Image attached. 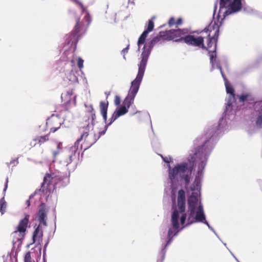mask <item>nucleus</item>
Here are the masks:
<instances>
[{
    "label": "nucleus",
    "mask_w": 262,
    "mask_h": 262,
    "mask_svg": "<svg viewBox=\"0 0 262 262\" xmlns=\"http://www.w3.org/2000/svg\"><path fill=\"white\" fill-rule=\"evenodd\" d=\"M88 119L81 122L79 126V132L80 134V138L78 139L74 145L67 149L64 153L63 158L67 165L70 164L79 153L77 152L79 142L82 141L81 148L86 150L91 147L99 139L102 135V132L96 134L92 132L96 115L94 109L92 105L88 106Z\"/></svg>",
    "instance_id": "f257e3e1"
},
{
    "label": "nucleus",
    "mask_w": 262,
    "mask_h": 262,
    "mask_svg": "<svg viewBox=\"0 0 262 262\" xmlns=\"http://www.w3.org/2000/svg\"><path fill=\"white\" fill-rule=\"evenodd\" d=\"M206 141L204 144L195 151L189 160V164L187 163H183L175 166L172 169L169 170V177L173 183L177 176L179 175L185 181V185H188L190 183V177L194 165L198 164L199 167L198 173H202L206 166V158L205 152L204 147L207 143Z\"/></svg>",
    "instance_id": "f03ea898"
},
{
    "label": "nucleus",
    "mask_w": 262,
    "mask_h": 262,
    "mask_svg": "<svg viewBox=\"0 0 262 262\" xmlns=\"http://www.w3.org/2000/svg\"><path fill=\"white\" fill-rule=\"evenodd\" d=\"M148 60V53L143 52L142 60L138 64V72L136 78L131 82V85L127 96L123 102V106L127 109L134 103L135 96L139 91V89L143 79L145 68Z\"/></svg>",
    "instance_id": "7ed1b4c3"
},
{
    "label": "nucleus",
    "mask_w": 262,
    "mask_h": 262,
    "mask_svg": "<svg viewBox=\"0 0 262 262\" xmlns=\"http://www.w3.org/2000/svg\"><path fill=\"white\" fill-rule=\"evenodd\" d=\"M203 31L207 34L206 45H205V48H203V50L208 51V53L215 52L220 34V25L218 21H212Z\"/></svg>",
    "instance_id": "20e7f679"
},
{
    "label": "nucleus",
    "mask_w": 262,
    "mask_h": 262,
    "mask_svg": "<svg viewBox=\"0 0 262 262\" xmlns=\"http://www.w3.org/2000/svg\"><path fill=\"white\" fill-rule=\"evenodd\" d=\"M29 218L30 215L25 214V217L19 222L16 230L11 233V237H13L12 242L14 244L24 239L28 226Z\"/></svg>",
    "instance_id": "39448f33"
},
{
    "label": "nucleus",
    "mask_w": 262,
    "mask_h": 262,
    "mask_svg": "<svg viewBox=\"0 0 262 262\" xmlns=\"http://www.w3.org/2000/svg\"><path fill=\"white\" fill-rule=\"evenodd\" d=\"M63 123V121L61 118L57 116L52 115L49 118L46 123H42L39 126L38 133L40 134L42 133L46 132L48 128L50 129L49 133H54L59 129Z\"/></svg>",
    "instance_id": "423d86ee"
},
{
    "label": "nucleus",
    "mask_w": 262,
    "mask_h": 262,
    "mask_svg": "<svg viewBox=\"0 0 262 262\" xmlns=\"http://www.w3.org/2000/svg\"><path fill=\"white\" fill-rule=\"evenodd\" d=\"M76 24L69 37V43L74 45L76 47L80 37L85 32L86 28L82 21H80L79 17L76 18Z\"/></svg>",
    "instance_id": "0eeeda50"
},
{
    "label": "nucleus",
    "mask_w": 262,
    "mask_h": 262,
    "mask_svg": "<svg viewBox=\"0 0 262 262\" xmlns=\"http://www.w3.org/2000/svg\"><path fill=\"white\" fill-rule=\"evenodd\" d=\"M179 212L177 209H175L171 215V224L172 228H170L168 232V241L166 246L168 245L172 240L173 237L176 236L178 233L179 228Z\"/></svg>",
    "instance_id": "6e6552de"
},
{
    "label": "nucleus",
    "mask_w": 262,
    "mask_h": 262,
    "mask_svg": "<svg viewBox=\"0 0 262 262\" xmlns=\"http://www.w3.org/2000/svg\"><path fill=\"white\" fill-rule=\"evenodd\" d=\"M61 180L60 177L55 173H47L43 178L41 188L44 191V188L50 191L51 188L54 189L56 184Z\"/></svg>",
    "instance_id": "1a4fd4ad"
},
{
    "label": "nucleus",
    "mask_w": 262,
    "mask_h": 262,
    "mask_svg": "<svg viewBox=\"0 0 262 262\" xmlns=\"http://www.w3.org/2000/svg\"><path fill=\"white\" fill-rule=\"evenodd\" d=\"M183 41L187 45L201 49L205 48L204 37L202 36L187 35L183 38Z\"/></svg>",
    "instance_id": "9d476101"
},
{
    "label": "nucleus",
    "mask_w": 262,
    "mask_h": 262,
    "mask_svg": "<svg viewBox=\"0 0 262 262\" xmlns=\"http://www.w3.org/2000/svg\"><path fill=\"white\" fill-rule=\"evenodd\" d=\"M186 29H177V30H170L165 31V33L167 38V40H174L175 41H183V36L184 35L187 33Z\"/></svg>",
    "instance_id": "9b49d317"
},
{
    "label": "nucleus",
    "mask_w": 262,
    "mask_h": 262,
    "mask_svg": "<svg viewBox=\"0 0 262 262\" xmlns=\"http://www.w3.org/2000/svg\"><path fill=\"white\" fill-rule=\"evenodd\" d=\"M198 199L197 196L194 195L192 193L188 198V212H189V216L187 219V225H190L193 223H194V221H190V218L191 216L194 215L195 209L196 206L198 205Z\"/></svg>",
    "instance_id": "f8f14e48"
},
{
    "label": "nucleus",
    "mask_w": 262,
    "mask_h": 262,
    "mask_svg": "<svg viewBox=\"0 0 262 262\" xmlns=\"http://www.w3.org/2000/svg\"><path fill=\"white\" fill-rule=\"evenodd\" d=\"M164 40H167L165 31H160L158 35L152 38V39L151 41L150 45L148 49H146V45H144L143 51L141 54V57L142 58V54L143 52H145L146 53H148V57L150 53V49L153 47V46L159 42L162 41ZM142 60V59H141V60Z\"/></svg>",
    "instance_id": "ddd939ff"
},
{
    "label": "nucleus",
    "mask_w": 262,
    "mask_h": 262,
    "mask_svg": "<svg viewBox=\"0 0 262 262\" xmlns=\"http://www.w3.org/2000/svg\"><path fill=\"white\" fill-rule=\"evenodd\" d=\"M255 124L258 128L262 129V100L255 102Z\"/></svg>",
    "instance_id": "4468645a"
},
{
    "label": "nucleus",
    "mask_w": 262,
    "mask_h": 262,
    "mask_svg": "<svg viewBox=\"0 0 262 262\" xmlns=\"http://www.w3.org/2000/svg\"><path fill=\"white\" fill-rule=\"evenodd\" d=\"M43 230L40 224L35 228L32 236L33 243L36 244V246L41 245L42 242Z\"/></svg>",
    "instance_id": "2eb2a0df"
},
{
    "label": "nucleus",
    "mask_w": 262,
    "mask_h": 262,
    "mask_svg": "<svg viewBox=\"0 0 262 262\" xmlns=\"http://www.w3.org/2000/svg\"><path fill=\"white\" fill-rule=\"evenodd\" d=\"M47 209L46 208V204L44 203H41L40 205L39 209L37 213L38 221L39 224H41L46 226H47Z\"/></svg>",
    "instance_id": "dca6fc26"
},
{
    "label": "nucleus",
    "mask_w": 262,
    "mask_h": 262,
    "mask_svg": "<svg viewBox=\"0 0 262 262\" xmlns=\"http://www.w3.org/2000/svg\"><path fill=\"white\" fill-rule=\"evenodd\" d=\"M193 216V215L191 216L190 221L193 220L194 221V223L203 222L209 226L208 223L205 221V215L204 213L202 206L200 205L199 206L195 216L194 217Z\"/></svg>",
    "instance_id": "f3484780"
},
{
    "label": "nucleus",
    "mask_w": 262,
    "mask_h": 262,
    "mask_svg": "<svg viewBox=\"0 0 262 262\" xmlns=\"http://www.w3.org/2000/svg\"><path fill=\"white\" fill-rule=\"evenodd\" d=\"M185 193L183 189L178 191V206L180 212H184L185 211Z\"/></svg>",
    "instance_id": "a211bd4d"
},
{
    "label": "nucleus",
    "mask_w": 262,
    "mask_h": 262,
    "mask_svg": "<svg viewBox=\"0 0 262 262\" xmlns=\"http://www.w3.org/2000/svg\"><path fill=\"white\" fill-rule=\"evenodd\" d=\"M37 134L39 135L38 133V130H37ZM41 134V133L33 140V141L31 143V146H35L37 144H38L40 146L44 144L45 143L49 141V136L50 134V133H48V134L44 135H42Z\"/></svg>",
    "instance_id": "6ab92c4d"
},
{
    "label": "nucleus",
    "mask_w": 262,
    "mask_h": 262,
    "mask_svg": "<svg viewBox=\"0 0 262 262\" xmlns=\"http://www.w3.org/2000/svg\"><path fill=\"white\" fill-rule=\"evenodd\" d=\"M108 106V101H101L100 102V113L102 115L103 118L104 119V121L105 123L107 121V108Z\"/></svg>",
    "instance_id": "aec40b11"
},
{
    "label": "nucleus",
    "mask_w": 262,
    "mask_h": 262,
    "mask_svg": "<svg viewBox=\"0 0 262 262\" xmlns=\"http://www.w3.org/2000/svg\"><path fill=\"white\" fill-rule=\"evenodd\" d=\"M225 86L227 93L230 94L229 100L228 101V104H231V100H235L234 90L231 84L228 81H225Z\"/></svg>",
    "instance_id": "412c9836"
},
{
    "label": "nucleus",
    "mask_w": 262,
    "mask_h": 262,
    "mask_svg": "<svg viewBox=\"0 0 262 262\" xmlns=\"http://www.w3.org/2000/svg\"><path fill=\"white\" fill-rule=\"evenodd\" d=\"M242 0H233L231 3L229 9L233 12H236L240 11L242 8Z\"/></svg>",
    "instance_id": "4be33fe9"
},
{
    "label": "nucleus",
    "mask_w": 262,
    "mask_h": 262,
    "mask_svg": "<svg viewBox=\"0 0 262 262\" xmlns=\"http://www.w3.org/2000/svg\"><path fill=\"white\" fill-rule=\"evenodd\" d=\"M128 112V109L125 106H121L118 110H116L114 113L116 116L119 117L121 116L124 115Z\"/></svg>",
    "instance_id": "5701e85b"
},
{
    "label": "nucleus",
    "mask_w": 262,
    "mask_h": 262,
    "mask_svg": "<svg viewBox=\"0 0 262 262\" xmlns=\"http://www.w3.org/2000/svg\"><path fill=\"white\" fill-rule=\"evenodd\" d=\"M149 33L146 31H144L141 36L139 37L138 40V45L140 46L141 45L143 44L146 40L147 35Z\"/></svg>",
    "instance_id": "b1692460"
},
{
    "label": "nucleus",
    "mask_w": 262,
    "mask_h": 262,
    "mask_svg": "<svg viewBox=\"0 0 262 262\" xmlns=\"http://www.w3.org/2000/svg\"><path fill=\"white\" fill-rule=\"evenodd\" d=\"M149 33L146 31H144L141 36L139 37L138 40V45L140 46L141 45L143 44L146 40L147 35Z\"/></svg>",
    "instance_id": "393cba45"
},
{
    "label": "nucleus",
    "mask_w": 262,
    "mask_h": 262,
    "mask_svg": "<svg viewBox=\"0 0 262 262\" xmlns=\"http://www.w3.org/2000/svg\"><path fill=\"white\" fill-rule=\"evenodd\" d=\"M118 117L116 116L115 113L112 115V117L110 119V122L108 123L106 122V125L104 127V129L102 131L101 134H104L107 129V128L108 126H110L114 121H115Z\"/></svg>",
    "instance_id": "a878e982"
},
{
    "label": "nucleus",
    "mask_w": 262,
    "mask_h": 262,
    "mask_svg": "<svg viewBox=\"0 0 262 262\" xmlns=\"http://www.w3.org/2000/svg\"><path fill=\"white\" fill-rule=\"evenodd\" d=\"M231 0H220V8H226L230 7Z\"/></svg>",
    "instance_id": "bb28decb"
},
{
    "label": "nucleus",
    "mask_w": 262,
    "mask_h": 262,
    "mask_svg": "<svg viewBox=\"0 0 262 262\" xmlns=\"http://www.w3.org/2000/svg\"><path fill=\"white\" fill-rule=\"evenodd\" d=\"M155 18V16L152 17V18L148 20L147 28L145 30V31H147L148 33L152 31L154 28V23L153 20Z\"/></svg>",
    "instance_id": "cd10ccee"
},
{
    "label": "nucleus",
    "mask_w": 262,
    "mask_h": 262,
    "mask_svg": "<svg viewBox=\"0 0 262 262\" xmlns=\"http://www.w3.org/2000/svg\"><path fill=\"white\" fill-rule=\"evenodd\" d=\"M200 182L198 180H195L193 183L192 184V185L190 186V189L192 191L194 190H197L200 188Z\"/></svg>",
    "instance_id": "c85d7f7f"
},
{
    "label": "nucleus",
    "mask_w": 262,
    "mask_h": 262,
    "mask_svg": "<svg viewBox=\"0 0 262 262\" xmlns=\"http://www.w3.org/2000/svg\"><path fill=\"white\" fill-rule=\"evenodd\" d=\"M6 202L1 200L0 201V212L2 213V214H4L6 211Z\"/></svg>",
    "instance_id": "c756f323"
},
{
    "label": "nucleus",
    "mask_w": 262,
    "mask_h": 262,
    "mask_svg": "<svg viewBox=\"0 0 262 262\" xmlns=\"http://www.w3.org/2000/svg\"><path fill=\"white\" fill-rule=\"evenodd\" d=\"M72 95V92H67L65 94H61V99H63V98L67 99V101L66 103H69L71 101V97Z\"/></svg>",
    "instance_id": "7c9ffc66"
},
{
    "label": "nucleus",
    "mask_w": 262,
    "mask_h": 262,
    "mask_svg": "<svg viewBox=\"0 0 262 262\" xmlns=\"http://www.w3.org/2000/svg\"><path fill=\"white\" fill-rule=\"evenodd\" d=\"M33 260L31 257V252L28 251L27 252L24 256V262H32Z\"/></svg>",
    "instance_id": "2f4dec72"
},
{
    "label": "nucleus",
    "mask_w": 262,
    "mask_h": 262,
    "mask_svg": "<svg viewBox=\"0 0 262 262\" xmlns=\"http://www.w3.org/2000/svg\"><path fill=\"white\" fill-rule=\"evenodd\" d=\"M209 54L210 56V62L213 65L216 57V52H211L210 53H209Z\"/></svg>",
    "instance_id": "473e14b6"
},
{
    "label": "nucleus",
    "mask_w": 262,
    "mask_h": 262,
    "mask_svg": "<svg viewBox=\"0 0 262 262\" xmlns=\"http://www.w3.org/2000/svg\"><path fill=\"white\" fill-rule=\"evenodd\" d=\"M84 19L86 22H87L88 25H89L91 22V17L87 11L85 12V15L84 17Z\"/></svg>",
    "instance_id": "72a5a7b5"
},
{
    "label": "nucleus",
    "mask_w": 262,
    "mask_h": 262,
    "mask_svg": "<svg viewBox=\"0 0 262 262\" xmlns=\"http://www.w3.org/2000/svg\"><path fill=\"white\" fill-rule=\"evenodd\" d=\"M60 146H61V144L58 143L57 144V150L56 151H53V157L54 158H55L56 157L60 154V150H61Z\"/></svg>",
    "instance_id": "f704fd0d"
},
{
    "label": "nucleus",
    "mask_w": 262,
    "mask_h": 262,
    "mask_svg": "<svg viewBox=\"0 0 262 262\" xmlns=\"http://www.w3.org/2000/svg\"><path fill=\"white\" fill-rule=\"evenodd\" d=\"M77 66L80 69L83 67V60L81 57L78 58Z\"/></svg>",
    "instance_id": "c9c22d12"
},
{
    "label": "nucleus",
    "mask_w": 262,
    "mask_h": 262,
    "mask_svg": "<svg viewBox=\"0 0 262 262\" xmlns=\"http://www.w3.org/2000/svg\"><path fill=\"white\" fill-rule=\"evenodd\" d=\"M248 97H249L248 94H243V95H241L239 97V101L242 102H244L247 99Z\"/></svg>",
    "instance_id": "e433bc0d"
},
{
    "label": "nucleus",
    "mask_w": 262,
    "mask_h": 262,
    "mask_svg": "<svg viewBox=\"0 0 262 262\" xmlns=\"http://www.w3.org/2000/svg\"><path fill=\"white\" fill-rule=\"evenodd\" d=\"M182 213H183V214L180 218V222H181V224L183 225L184 224L185 221H186V214L185 213V212H182Z\"/></svg>",
    "instance_id": "4c0bfd02"
},
{
    "label": "nucleus",
    "mask_w": 262,
    "mask_h": 262,
    "mask_svg": "<svg viewBox=\"0 0 262 262\" xmlns=\"http://www.w3.org/2000/svg\"><path fill=\"white\" fill-rule=\"evenodd\" d=\"M176 20L174 17H171L168 21V25L169 26H172L176 25Z\"/></svg>",
    "instance_id": "58836bf2"
},
{
    "label": "nucleus",
    "mask_w": 262,
    "mask_h": 262,
    "mask_svg": "<svg viewBox=\"0 0 262 262\" xmlns=\"http://www.w3.org/2000/svg\"><path fill=\"white\" fill-rule=\"evenodd\" d=\"M121 100L119 96L116 95L115 97L114 102L116 105H118L120 103Z\"/></svg>",
    "instance_id": "ea45409f"
},
{
    "label": "nucleus",
    "mask_w": 262,
    "mask_h": 262,
    "mask_svg": "<svg viewBox=\"0 0 262 262\" xmlns=\"http://www.w3.org/2000/svg\"><path fill=\"white\" fill-rule=\"evenodd\" d=\"M75 3L78 4L80 7L83 12L85 11V8L83 6L81 2H78L77 0H73Z\"/></svg>",
    "instance_id": "a19ab883"
},
{
    "label": "nucleus",
    "mask_w": 262,
    "mask_h": 262,
    "mask_svg": "<svg viewBox=\"0 0 262 262\" xmlns=\"http://www.w3.org/2000/svg\"><path fill=\"white\" fill-rule=\"evenodd\" d=\"M33 196V195H31L29 197V199L27 200L26 201V205H27V207H29L30 206V200Z\"/></svg>",
    "instance_id": "79ce46f5"
},
{
    "label": "nucleus",
    "mask_w": 262,
    "mask_h": 262,
    "mask_svg": "<svg viewBox=\"0 0 262 262\" xmlns=\"http://www.w3.org/2000/svg\"><path fill=\"white\" fill-rule=\"evenodd\" d=\"M182 24V20L181 18H179L177 20L176 23V25H180Z\"/></svg>",
    "instance_id": "37998d69"
},
{
    "label": "nucleus",
    "mask_w": 262,
    "mask_h": 262,
    "mask_svg": "<svg viewBox=\"0 0 262 262\" xmlns=\"http://www.w3.org/2000/svg\"><path fill=\"white\" fill-rule=\"evenodd\" d=\"M129 49V45L127 46V47H126V48H124L122 52L124 53V54H125L126 53H127L128 52V50Z\"/></svg>",
    "instance_id": "c03bdc74"
},
{
    "label": "nucleus",
    "mask_w": 262,
    "mask_h": 262,
    "mask_svg": "<svg viewBox=\"0 0 262 262\" xmlns=\"http://www.w3.org/2000/svg\"><path fill=\"white\" fill-rule=\"evenodd\" d=\"M8 178H7L6 179V183H5V188L4 189V191H6V190H7V187H8Z\"/></svg>",
    "instance_id": "a18cd8bd"
},
{
    "label": "nucleus",
    "mask_w": 262,
    "mask_h": 262,
    "mask_svg": "<svg viewBox=\"0 0 262 262\" xmlns=\"http://www.w3.org/2000/svg\"><path fill=\"white\" fill-rule=\"evenodd\" d=\"M221 73L222 74V76L223 78H224V79L225 80V81H228L227 79V78H226V76H225V74L224 73V72H221Z\"/></svg>",
    "instance_id": "49530a36"
},
{
    "label": "nucleus",
    "mask_w": 262,
    "mask_h": 262,
    "mask_svg": "<svg viewBox=\"0 0 262 262\" xmlns=\"http://www.w3.org/2000/svg\"><path fill=\"white\" fill-rule=\"evenodd\" d=\"M221 73L222 74V76L223 78H224V79L225 80V81H228L227 79V78H226V76H225V74L224 73V72H221Z\"/></svg>",
    "instance_id": "de8ad7c7"
},
{
    "label": "nucleus",
    "mask_w": 262,
    "mask_h": 262,
    "mask_svg": "<svg viewBox=\"0 0 262 262\" xmlns=\"http://www.w3.org/2000/svg\"><path fill=\"white\" fill-rule=\"evenodd\" d=\"M217 68L220 70V72H223V70H222V67H221V66L220 64H218L217 66Z\"/></svg>",
    "instance_id": "09e8293b"
},
{
    "label": "nucleus",
    "mask_w": 262,
    "mask_h": 262,
    "mask_svg": "<svg viewBox=\"0 0 262 262\" xmlns=\"http://www.w3.org/2000/svg\"><path fill=\"white\" fill-rule=\"evenodd\" d=\"M217 68L220 70V72H223V70H222V67H221V66L220 64H218L217 66Z\"/></svg>",
    "instance_id": "8fccbe9b"
},
{
    "label": "nucleus",
    "mask_w": 262,
    "mask_h": 262,
    "mask_svg": "<svg viewBox=\"0 0 262 262\" xmlns=\"http://www.w3.org/2000/svg\"><path fill=\"white\" fill-rule=\"evenodd\" d=\"M134 0H128V3L129 4H131L132 5H135V3H134Z\"/></svg>",
    "instance_id": "3c124183"
},
{
    "label": "nucleus",
    "mask_w": 262,
    "mask_h": 262,
    "mask_svg": "<svg viewBox=\"0 0 262 262\" xmlns=\"http://www.w3.org/2000/svg\"><path fill=\"white\" fill-rule=\"evenodd\" d=\"M111 92H105V94L106 95V99L107 98L108 96L110 95Z\"/></svg>",
    "instance_id": "603ef678"
},
{
    "label": "nucleus",
    "mask_w": 262,
    "mask_h": 262,
    "mask_svg": "<svg viewBox=\"0 0 262 262\" xmlns=\"http://www.w3.org/2000/svg\"><path fill=\"white\" fill-rule=\"evenodd\" d=\"M163 159L164 162H165L166 163H169V161L167 160V158H163Z\"/></svg>",
    "instance_id": "864d4df0"
}]
</instances>
